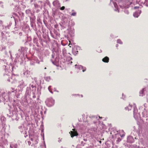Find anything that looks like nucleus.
<instances>
[{"label":"nucleus","mask_w":148,"mask_h":148,"mask_svg":"<svg viewBox=\"0 0 148 148\" xmlns=\"http://www.w3.org/2000/svg\"><path fill=\"white\" fill-rule=\"evenodd\" d=\"M139 8V7H138V6H135L134 7V9H136L137 8Z\"/></svg>","instance_id":"nucleus-11"},{"label":"nucleus","mask_w":148,"mask_h":148,"mask_svg":"<svg viewBox=\"0 0 148 148\" xmlns=\"http://www.w3.org/2000/svg\"><path fill=\"white\" fill-rule=\"evenodd\" d=\"M139 14L138 12H134L133 14V16L134 17H138L139 16Z\"/></svg>","instance_id":"nucleus-5"},{"label":"nucleus","mask_w":148,"mask_h":148,"mask_svg":"<svg viewBox=\"0 0 148 148\" xmlns=\"http://www.w3.org/2000/svg\"><path fill=\"white\" fill-rule=\"evenodd\" d=\"M46 103L49 106H51L54 103V100L51 98H49L47 100Z\"/></svg>","instance_id":"nucleus-1"},{"label":"nucleus","mask_w":148,"mask_h":148,"mask_svg":"<svg viewBox=\"0 0 148 148\" xmlns=\"http://www.w3.org/2000/svg\"><path fill=\"white\" fill-rule=\"evenodd\" d=\"M76 13L75 12H74L72 13L71 14V15L72 16H75L76 15Z\"/></svg>","instance_id":"nucleus-8"},{"label":"nucleus","mask_w":148,"mask_h":148,"mask_svg":"<svg viewBox=\"0 0 148 148\" xmlns=\"http://www.w3.org/2000/svg\"><path fill=\"white\" fill-rule=\"evenodd\" d=\"M85 71H86V69H85V70H82V71H83V72H84Z\"/></svg>","instance_id":"nucleus-15"},{"label":"nucleus","mask_w":148,"mask_h":148,"mask_svg":"<svg viewBox=\"0 0 148 148\" xmlns=\"http://www.w3.org/2000/svg\"><path fill=\"white\" fill-rule=\"evenodd\" d=\"M45 79L47 81H49L50 79V77H44Z\"/></svg>","instance_id":"nucleus-6"},{"label":"nucleus","mask_w":148,"mask_h":148,"mask_svg":"<svg viewBox=\"0 0 148 148\" xmlns=\"http://www.w3.org/2000/svg\"><path fill=\"white\" fill-rule=\"evenodd\" d=\"M72 130L73 131H70L69 132L72 138H73L75 136H77L78 135V134L77 131H75V129H73Z\"/></svg>","instance_id":"nucleus-2"},{"label":"nucleus","mask_w":148,"mask_h":148,"mask_svg":"<svg viewBox=\"0 0 148 148\" xmlns=\"http://www.w3.org/2000/svg\"><path fill=\"white\" fill-rule=\"evenodd\" d=\"M117 42L118 43H119L120 44H122V42L121 41V40L120 39H118L117 40Z\"/></svg>","instance_id":"nucleus-7"},{"label":"nucleus","mask_w":148,"mask_h":148,"mask_svg":"<svg viewBox=\"0 0 148 148\" xmlns=\"http://www.w3.org/2000/svg\"><path fill=\"white\" fill-rule=\"evenodd\" d=\"M118 46V45H117H117H116V47H117Z\"/></svg>","instance_id":"nucleus-17"},{"label":"nucleus","mask_w":148,"mask_h":148,"mask_svg":"<svg viewBox=\"0 0 148 148\" xmlns=\"http://www.w3.org/2000/svg\"><path fill=\"white\" fill-rule=\"evenodd\" d=\"M65 9V7L64 6H63L60 8V10H63Z\"/></svg>","instance_id":"nucleus-9"},{"label":"nucleus","mask_w":148,"mask_h":148,"mask_svg":"<svg viewBox=\"0 0 148 148\" xmlns=\"http://www.w3.org/2000/svg\"><path fill=\"white\" fill-rule=\"evenodd\" d=\"M129 106L130 107H131V108H132V105H130V104H129Z\"/></svg>","instance_id":"nucleus-12"},{"label":"nucleus","mask_w":148,"mask_h":148,"mask_svg":"<svg viewBox=\"0 0 148 148\" xmlns=\"http://www.w3.org/2000/svg\"><path fill=\"white\" fill-rule=\"evenodd\" d=\"M66 51V49H65L63 50V52L64 51Z\"/></svg>","instance_id":"nucleus-13"},{"label":"nucleus","mask_w":148,"mask_h":148,"mask_svg":"<svg viewBox=\"0 0 148 148\" xmlns=\"http://www.w3.org/2000/svg\"><path fill=\"white\" fill-rule=\"evenodd\" d=\"M143 90H141L140 92V93H141L142 94H143Z\"/></svg>","instance_id":"nucleus-10"},{"label":"nucleus","mask_w":148,"mask_h":148,"mask_svg":"<svg viewBox=\"0 0 148 148\" xmlns=\"http://www.w3.org/2000/svg\"><path fill=\"white\" fill-rule=\"evenodd\" d=\"M50 87H51V86H49L48 88V89L49 90V89L50 88Z\"/></svg>","instance_id":"nucleus-14"},{"label":"nucleus","mask_w":148,"mask_h":148,"mask_svg":"<svg viewBox=\"0 0 148 148\" xmlns=\"http://www.w3.org/2000/svg\"><path fill=\"white\" fill-rule=\"evenodd\" d=\"M79 47H74L72 51L75 55H76L78 53V50L79 49Z\"/></svg>","instance_id":"nucleus-3"},{"label":"nucleus","mask_w":148,"mask_h":148,"mask_svg":"<svg viewBox=\"0 0 148 148\" xmlns=\"http://www.w3.org/2000/svg\"><path fill=\"white\" fill-rule=\"evenodd\" d=\"M52 62V63H53V64H55V63H54V62Z\"/></svg>","instance_id":"nucleus-16"},{"label":"nucleus","mask_w":148,"mask_h":148,"mask_svg":"<svg viewBox=\"0 0 148 148\" xmlns=\"http://www.w3.org/2000/svg\"><path fill=\"white\" fill-rule=\"evenodd\" d=\"M109 60V59L108 57L107 56H106L104 58H103L102 60V61L104 62L105 63H108Z\"/></svg>","instance_id":"nucleus-4"},{"label":"nucleus","mask_w":148,"mask_h":148,"mask_svg":"<svg viewBox=\"0 0 148 148\" xmlns=\"http://www.w3.org/2000/svg\"><path fill=\"white\" fill-rule=\"evenodd\" d=\"M44 69H47V68H46V67H45V68H44Z\"/></svg>","instance_id":"nucleus-19"},{"label":"nucleus","mask_w":148,"mask_h":148,"mask_svg":"<svg viewBox=\"0 0 148 148\" xmlns=\"http://www.w3.org/2000/svg\"><path fill=\"white\" fill-rule=\"evenodd\" d=\"M99 117L100 118H102V117H100L99 116Z\"/></svg>","instance_id":"nucleus-18"}]
</instances>
